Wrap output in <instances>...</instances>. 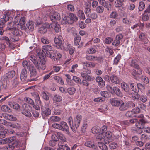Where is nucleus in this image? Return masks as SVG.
<instances>
[{
  "label": "nucleus",
  "mask_w": 150,
  "mask_h": 150,
  "mask_svg": "<svg viewBox=\"0 0 150 150\" xmlns=\"http://www.w3.org/2000/svg\"><path fill=\"white\" fill-rule=\"evenodd\" d=\"M52 126L54 128L65 132L68 134H69V127L67 123L64 121L61 122L59 124H53Z\"/></svg>",
  "instance_id": "f257e3e1"
},
{
  "label": "nucleus",
  "mask_w": 150,
  "mask_h": 150,
  "mask_svg": "<svg viewBox=\"0 0 150 150\" xmlns=\"http://www.w3.org/2000/svg\"><path fill=\"white\" fill-rule=\"evenodd\" d=\"M18 20H19V21L18 24V25L17 26L18 28L23 30L26 29V28L25 25V19L23 17L21 18L20 19V17L18 16L16 17L15 18V20L13 22L14 24H17L18 23Z\"/></svg>",
  "instance_id": "f03ea898"
},
{
  "label": "nucleus",
  "mask_w": 150,
  "mask_h": 150,
  "mask_svg": "<svg viewBox=\"0 0 150 150\" xmlns=\"http://www.w3.org/2000/svg\"><path fill=\"white\" fill-rule=\"evenodd\" d=\"M54 41L55 43L54 46L56 47L58 49H61L63 48V42L64 40L61 36L59 35L57 38L55 37L54 39Z\"/></svg>",
  "instance_id": "7ed1b4c3"
},
{
  "label": "nucleus",
  "mask_w": 150,
  "mask_h": 150,
  "mask_svg": "<svg viewBox=\"0 0 150 150\" xmlns=\"http://www.w3.org/2000/svg\"><path fill=\"white\" fill-rule=\"evenodd\" d=\"M146 122L142 118H140L137 119L135 125L136 127L139 129V131L137 132L139 133H142V129L144 128V125Z\"/></svg>",
  "instance_id": "20e7f679"
},
{
  "label": "nucleus",
  "mask_w": 150,
  "mask_h": 150,
  "mask_svg": "<svg viewBox=\"0 0 150 150\" xmlns=\"http://www.w3.org/2000/svg\"><path fill=\"white\" fill-rule=\"evenodd\" d=\"M123 38V35L121 33L117 35L115 38V39L112 43V45L115 47L119 46L120 43L122 40Z\"/></svg>",
  "instance_id": "39448f33"
},
{
  "label": "nucleus",
  "mask_w": 150,
  "mask_h": 150,
  "mask_svg": "<svg viewBox=\"0 0 150 150\" xmlns=\"http://www.w3.org/2000/svg\"><path fill=\"white\" fill-rule=\"evenodd\" d=\"M19 143V141H16L14 143H12L11 144L4 146L1 148L3 150H13L15 147H17Z\"/></svg>",
  "instance_id": "423d86ee"
},
{
  "label": "nucleus",
  "mask_w": 150,
  "mask_h": 150,
  "mask_svg": "<svg viewBox=\"0 0 150 150\" xmlns=\"http://www.w3.org/2000/svg\"><path fill=\"white\" fill-rule=\"evenodd\" d=\"M30 79H29V81L32 82L37 80V78H35L36 74V71L35 68L33 66L30 67Z\"/></svg>",
  "instance_id": "0eeeda50"
},
{
  "label": "nucleus",
  "mask_w": 150,
  "mask_h": 150,
  "mask_svg": "<svg viewBox=\"0 0 150 150\" xmlns=\"http://www.w3.org/2000/svg\"><path fill=\"white\" fill-rule=\"evenodd\" d=\"M52 50V47L50 45H46L43 46L42 47V51L44 53L45 55L47 57H51V55H52V54H50L49 51Z\"/></svg>",
  "instance_id": "6e6552de"
},
{
  "label": "nucleus",
  "mask_w": 150,
  "mask_h": 150,
  "mask_svg": "<svg viewBox=\"0 0 150 150\" xmlns=\"http://www.w3.org/2000/svg\"><path fill=\"white\" fill-rule=\"evenodd\" d=\"M82 119V116L80 115H78L74 118V127L76 129L79 127L80 121Z\"/></svg>",
  "instance_id": "1a4fd4ad"
},
{
  "label": "nucleus",
  "mask_w": 150,
  "mask_h": 150,
  "mask_svg": "<svg viewBox=\"0 0 150 150\" xmlns=\"http://www.w3.org/2000/svg\"><path fill=\"white\" fill-rule=\"evenodd\" d=\"M122 100L113 98L110 99V102L111 105L114 107H118L119 106Z\"/></svg>",
  "instance_id": "9d476101"
},
{
  "label": "nucleus",
  "mask_w": 150,
  "mask_h": 150,
  "mask_svg": "<svg viewBox=\"0 0 150 150\" xmlns=\"http://www.w3.org/2000/svg\"><path fill=\"white\" fill-rule=\"evenodd\" d=\"M50 18L52 21L54 22L56 20H59L60 19V16L58 13L55 12L50 14Z\"/></svg>",
  "instance_id": "9b49d317"
},
{
  "label": "nucleus",
  "mask_w": 150,
  "mask_h": 150,
  "mask_svg": "<svg viewBox=\"0 0 150 150\" xmlns=\"http://www.w3.org/2000/svg\"><path fill=\"white\" fill-rule=\"evenodd\" d=\"M119 107V110L121 111H126L128 109L127 102H124L122 100L121 101Z\"/></svg>",
  "instance_id": "f8f14e48"
},
{
  "label": "nucleus",
  "mask_w": 150,
  "mask_h": 150,
  "mask_svg": "<svg viewBox=\"0 0 150 150\" xmlns=\"http://www.w3.org/2000/svg\"><path fill=\"white\" fill-rule=\"evenodd\" d=\"M7 30L11 31L12 34L15 35L19 36L21 35L22 34L21 31L16 28H10L7 29Z\"/></svg>",
  "instance_id": "ddd939ff"
},
{
  "label": "nucleus",
  "mask_w": 150,
  "mask_h": 150,
  "mask_svg": "<svg viewBox=\"0 0 150 150\" xmlns=\"http://www.w3.org/2000/svg\"><path fill=\"white\" fill-rule=\"evenodd\" d=\"M42 114L44 117L49 116L51 114V110L48 108L43 107L41 108Z\"/></svg>",
  "instance_id": "4468645a"
},
{
  "label": "nucleus",
  "mask_w": 150,
  "mask_h": 150,
  "mask_svg": "<svg viewBox=\"0 0 150 150\" xmlns=\"http://www.w3.org/2000/svg\"><path fill=\"white\" fill-rule=\"evenodd\" d=\"M81 75L83 78L85 79L86 81H92L94 79V78L92 76H90L84 72L81 73Z\"/></svg>",
  "instance_id": "2eb2a0df"
},
{
  "label": "nucleus",
  "mask_w": 150,
  "mask_h": 150,
  "mask_svg": "<svg viewBox=\"0 0 150 150\" xmlns=\"http://www.w3.org/2000/svg\"><path fill=\"white\" fill-rule=\"evenodd\" d=\"M110 80L112 82L115 84H119L120 82L119 78L115 75H112L110 76Z\"/></svg>",
  "instance_id": "dca6fc26"
},
{
  "label": "nucleus",
  "mask_w": 150,
  "mask_h": 150,
  "mask_svg": "<svg viewBox=\"0 0 150 150\" xmlns=\"http://www.w3.org/2000/svg\"><path fill=\"white\" fill-rule=\"evenodd\" d=\"M33 92L30 93V94L31 95V96L32 97H31L32 98H35V97H37V103L38 105H41L42 102L40 100V97H39L38 95L36 94L35 92V90H33Z\"/></svg>",
  "instance_id": "f3484780"
},
{
  "label": "nucleus",
  "mask_w": 150,
  "mask_h": 150,
  "mask_svg": "<svg viewBox=\"0 0 150 150\" xmlns=\"http://www.w3.org/2000/svg\"><path fill=\"white\" fill-rule=\"evenodd\" d=\"M4 18H1L0 20V28H3L5 26V23L8 20L9 17L6 15H4Z\"/></svg>",
  "instance_id": "a211bd4d"
},
{
  "label": "nucleus",
  "mask_w": 150,
  "mask_h": 150,
  "mask_svg": "<svg viewBox=\"0 0 150 150\" xmlns=\"http://www.w3.org/2000/svg\"><path fill=\"white\" fill-rule=\"evenodd\" d=\"M27 69H23L20 75V79L22 81H24L27 78Z\"/></svg>",
  "instance_id": "6ab92c4d"
},
{
  "label": "nucleus",
  "mask_w": 150,
  "mask_h": 150,
  "mask_svg": "<svg viewBox=\"0 0 150 150\" xmlns=\"http://www.w3.org/2000/svg\"><path fill=\"white\" fill-rule=\"evenodd\" d=\"M113 90L112 91L114 93L120 97L123 96V94L120 89L116 86L113 87Z\"/></svg>",
  "instance_id": "aec40b11"
},
{
  "label": "nucleus",
  "mask_w": 150,
  "mask_h": 150,
  "mask_svg": "<svg viewBox=\"0 0 150 150\" xmlns=\"http://www.w3.org/2000/svg\"><path fill=\"white\" fill-rule=\"evenodd\" d=\"M84 145L87 147L93 149H96L97 147L96 145L94 143L89 141L86 142L85 143Z\"/></svg>",
  "instance_id": "412c9836"
},
{
  "label": "nucleus",
  "mask_w": 150,
  "mask_h": 150,
  "mask_svg": "<svg viewBox=\"0 0 150 150\" xmlns=\"http://www.w3.org/2000/svg\"><path fill=\"white\" fill-rule=\"evenodd\" d=\"M28 105L27 104L24 103L22 106V113L26 116L28 115Z\"/></svg>",
  "instance_id": "4be33fe9"
},
{
  "label": "nucleus",
  "mask_w": 150,
  "mask_h": 150,
  "mask_svg": "<svg viewBox=\"0 0 150 150\" xmlns=\"http://www.w3.org/2000/svg\"><path fill=\"white\" fill-rule=\"evenodd\" d=\"M52 28L54 29L56 32H58L60 30V25L59 24L55 23H52L50 24Z\"/></svg>",
  "instance_id": "5701e85b"
},
{
  "label": "nucleus",
  "mask_w": 150,
  "mask_h": 150,
  "mask_svg": "<svg viewBox=\"0 0 150 150\" xmlns=\"http://www.w3.org/2000/svg\"><path fill=\"white\" fill-rule=\"evenodd\" d=\"M121 88L125 92H129L130 90L129 86L125 83L123 82L121 84Z\"/></svg>",
  "instance_id": "b1692460"
},
{
  "label": "nucleus",
  "mask_w": 150,
  "mask_h": 150,
  "mask_svg": "<svg viewBox=\"0 0 150 150\" xmlns=\"http://www.w3.org/2000/svg\"><path fill=\"white\" fill-rule=\"evenodd\" d=\"M4 117L5 119L11 121H15L16 120V117L8 114H5L4 116Z\"/></svg>",
  "instance_id": "393cba45"
},
{
  "label": "nucleus",
  "mask_w": 150,
  "mask_h": 150,
  "mask_svg": "<svg viewBox=\"0 0 150 150\" xmlns=\"http://www.w3.org/2000/svg\"><path fill=\"white\" fill-rule=\"evenodd\" d=\"M136 70H134L133 72L132 73V74L134 77H135V75H140L142 74V71L140 69L139 67V68H136Z\"/></svg>",
  "instance_id": "a878e982"
},
{
  "label": "nucleus",
  "mask_w": 150,
  "mask_h": 150,
  "mask_svg": "<svg viewBox=\"0 0 150 150\" xmlns=\"http://www.w3.org/2000/svg\"><path fill=\"white\" fill-rule=\"evenodd\" d=\"M69 20L71 23H73L74 21H76L78 20V18L76 16L72 13H70L69 15Z\"/></svg>",
  "instance_id": "bb28decb"
},
{
  "label": "nucleus",
  "mask_w": 150,
  "mask_h": 150,
  "mask_svg": "<svg viewBox=\"0 0 150 150\" xmlns=\"http://www.w3.org/2000/svg\"><path fill=\"white\" fill-rule=\"evenodd\" d=\"M15 75V72L14 71H10L6 74V77L8 79H11L13 78Z\"/></svg>",
  "instance_id": "cd10ccee"
},
{
  "label": "nucleus",
  "mask_w": 150,
  "mask_h": 150,
  "mask_svg": "<svg viewBox=\"0 0 150 150\" xmlns=\"http://www.w3.org/2000/svg\"><path fill=\"white\" fill-rule=\"evenodd\" d=\"M91 131L93 133L97 134L100 132V129L98 126H95L92 128Z\"/></svg>",
  "instance_id": "c85d7f7f"
},
{
  "label": "nucleus",
  "mask_w": 150,
  "mask_h": 150,
  "mask_svg": "<svg viewBox=\"0 0 150 150\" xmlns=\"http://www.w3.org/2000/svg\"><path fill=\"white\" fill-rule=\"evenodd\" d=\"M105 137V132H102L97 136L96 139L97 141H100L104 139Z\"/></svg>",
  "instance_id": "c756f323"
},
{
  "label": "nucleus",
  "mask_w": 150,
  "mask_h": 150,
  "mask_svg": "<svg viewBox=\"0 0 150 150\" xmlns=\"http://www.w3.org/2000/svg\"><path fill=\"white\" fill-rule=\"evenodd\" d=\"M69 17L66 16H63L62 17V22L63 24L67 23L71 24V22H70L69 20Z\"/></svg>",
  "instance_id": "7c9ffc66"
},
{
  "label": "nucleus",
  "mask_w": 150,
  "mask_h": 150,
  "mask_svg": "<svg viewBox=\"0 0 150 150\" xmlns=\"http://www.w3.org/2000/svg\"><path fill=\"white\" fill-rule=\"evenodd\" d=\"M30 59L33 62L36 66H38V63L37 58L33 55H31L30 57Z\"/></svg>",
  "instance_id": "2f4dec72"
},
{
  "label": "nucleus",
  "mask_w": 150,
  "mask_h": 150,
  "mask_svg": "<svg viewBox=\"0 0 150 150\" xmlns=\"http://www.w3.org/2000/svg\"><path fill=\"white\" fill-rule=\"evenodd\" d=\"M92 61H97L98 62H102L103 58L101 56L97 57L92 55Z\"/></svg>",
  "instance_id": "473e14b6"
},
{
  "label": "nucleus",
  "mask_w": 150,
  "mask_h": 150,
  "mask_svg": "<svg viewBox=\"0 0 150 150\" xmlns=\"http://www.w3.org/2000/svg\"><path fill=\"white\" fill-rule=\"evenodd\" d=\"M130 65L134 68H139V65L137 63V61L135 60H132L130 63Z\"/></svg>",
  "instance_id": "72a5a7b5"
},
{
  "label": "nucleus",
  "mask_w": 150,
  "mask_h": 150,
  "mask_svg": "<svg viewBox=\"0 0 150 150\" xmlns=\"http://www.w3.org/2000/svg\"><path fill=\"white\" fill-rule=\"evenodd\" d=\"M98 145L99 148L103 150H107L108 148L106 145L104 143L98 142Z\"/></svg>",
  "instance_id": "f704fd0d"
},
{
  "label": "nucleus",
  "mask_w": 150,
  "mask_h": 150,
  "mask_svg": "<svg viewBox=\"0 0 150 150\" xmlns=\"http://www.w3.org/2000/svg\"><path fill=\"white\" fill-rule=\"evenodd\" d=\"M124 0H116L115 3V6L116 7H121L122 5V2Z\"/></svg>",
  "instance_id": "c9c22d12"
},
{
  "label": "nucleus",
  "mask_w": 150,
  "mask_h": 150,
  "mask_svg": "<svg viewBox=\"0 0 150 150\" xmlns=\"http://www.w3.org/2000/svg\"><path fill=\"white\" fill-rule=\"evenodd\" d=\"M104 8L102 6H99L97 7L96 9L97 13H102L104 11Z\"/></svg>",
  "instance_id": "e433bc0d"
},
{
  "label": "nucleus",
  "mask_w": 150,
  "mask_h": 150,
  "mask_svg": "<svg viewBox=\"0 0 150 150\" xmlns=\"http://www.w3.org/2000/svg\"><path fill=\"white\" fill-rule=\"evenodd\" d=\"M53 100L54 101L59 102L62 100V98L59 95L56 94L54 95Z\"/></svg>",
  "instance_id": "4c0bfd02"
},
{
  "label": "nucleus",
  "mask_w": 150,
  "mask_h": 150,
  "mask_svg": "<svg viewBox=\"0 0 150 150\" xmlns=\"http://www.w3.org/2000/svg\"><path fill=\"white\" fill-rule=\"evenodd\" d=\"M9 105L11 107L16 110H18L20 108V105L16 103H10Z\"/></svg>",
  "instance_id": "58836bf2"
},
{
  "label": "nucleus",
  "mask_w": 150,
  "mask_h": 150,
  "mask_svg": "<svg viewBox=\"0 0 150 150\" xmlns=\"http://www.w3.org/2000/svg\"><path fill=\"white\" fill-rule=\"evenodd\" d=\"M50 120L53 122H57L59 121L61 118L57 116H52L50 117Z\"/></svg>",
  "instance_id": "ea45409f"
},
{
  "label": "nucleus",
  "mask_w": 150,
  "mask_h": 150,
  "mask_svg": "<svg viewBox=\"0 0 150 150\" xmlns=\"http://www.w3.org/2000/svg\"><path fill=\"white\" fill-rule=\"evenodd\" d=\"M81 40V37L79 35L77 36L74 39V42L75 45H77L79 44Z\"/></svg>",
  "instance_id": "a19ab883"
},
{
  "label": "nucleus",
  "mask_w": 150,
  "mask_h": 150,
  "mask_svg": "<svg viewBox=\"0 0 150 150\" xmlns=\"http://www.w3.org/2000/svg\"><path fill=\"white\" fill-rule=\"evenodd\" d=\"M68 122L69 125L70 126L71 128L72 129V130L74 132H76V130L74 129H73V128L71 126L72 123L74 125V122H73L72 118L71 116L69 117L68 119Z\"/></svg>",
  "instance_id": "79ce46f5"
},
{
  "label": "nucleus",
  "mask_w": 150,
  "mask_h": 150,
  "mask_svg": "<svg viewBox=\"0 0 150 150\" xmlns=\"http://www.w3.org/2000/svg\"><path fill=\"white\" fill-rule=\"evenodd\" d=\"M147 100V96L145 95H140L139 100L143 103L146 102Z\"/></svg>",
  "instance_id": "37998d69"
},
{
  "label": "nucleus",
  "mask_w": 150,
  "mask_h": 150,
  "mask_svg": "<svg viewBox=\"0 0 150 150\" xmlns=\"http://www.w3.org/2000/svg\"><path fill=\"white\" fill-rule=\"evenodd\" d=\"M78 14L79 17L82 19H85V17L83 11L80 10L78 11Z\"/></svg>",
  "instance_id": "c03bdc74"
},
{
  "label": "nucleus",
  "mask_w": 150,
  "mask_h": 150,
  "mask_svg": "<svg viewBox=\"0 0 150 150\" xmlns=\"http://www.w3.org/2000/svg\"><path fill=\"white\" fill-rule=\"evenodd\" d=\"M103 7L106 8L108 11H110L112 10V6L111 4L108 2L106 3V5H105Z\"/></svg>",
  "instance_id": "a18cd8bd"
},
{
  "label": "nucleus",
  "mask_w": 150,
  "mask_h": 150,
  "mask_svg": "<svg viewBox=\"0 0 150 150\" xmlns=\"http://www.w3.org/2000/svg\"><path fill=\"white\" fill-rule=\"evenodd\" d=\"M1 109L5 112H11V110L6 105H3L1 107Z\"/></svg>",
  "instance_id": "49530a36"
},
{
  "label": "nucleus",
  "mask_w": 150,
  "mask_h": 150,
  "mask_svg": "<svg viewBox=\"0 0 150 150\" xmlns=\"http://www.w3.org/2000/svg\"><path fill=\"white\" fill-rule=\"evenodd\" d=\"M113 41V38L111 37H107L104 40L106 44H110Z\"/></svg>",
  "instance_id": "de8ad7c7"
},
{
  "label": "nucleus",
  "mask_w": 150,
  "mask_h": 150,
  "mask_svg": "<svg viewBox=\"0 0 150 150\" xmlns=\"http://www.w3.org/2000/svg\"><path fill=\"white\" fill-rule=\"evenodd\" d=\"M47 29L44 26L40 27L39 30V32L41 34H44L47 32Z\"/></svg>",
  "instance_id": "09e8293b"
},
{
  "label": "nucleus",
  "mask_w": 150,
  "mask_h": 150,
  "mask_svg": "<svg viewBox=\"0 0 150 150\" xmlns=\"http://www.w3.org/2000/svg\"><path fill=\"white\" fill-rule=\"evenodd\" d=\"M67 91L68 93L69 94L73 95L74 94L76 91V89L75 88L73 87L69 88H68Z\"/></svg>",
  "instance_id": "8fccbe9b"
},
{
  "label": "nucleus",
  "mask_w": 150,
  "mask_h": 150,
  "mask_svg": "<svg viewBox=\"0 0 150 150\" xmlns=\"http://www.w3.org/2000/svg\"><path fill=\"white\" fill-rule=\"evenodd\" d=\"M117 146V144L115 142L111 143L109 145V147L111 149H114Z\"/></svg>",
  "instance_id": "3c124183"
},
{
  "label": "nucleus",
  "mask_w": 150,
  "mask_h": 150,
  "mask_svg": "<svg viewBox=\"0 0 150 150\" xmlns=\"http://www.w3.org/2000/svg\"><path fill=\"white\" fill-rule=\"evenodd\" d=\"M145 7V4L144 2L141 1L139 2V9L140 11H142L143 10Z\"/></svg>",
  "instance_id": "603ef678"
},
{
  "label": "nucleus",
  "mask_w": 150,
  "mask_h": 150,
  "mask_svg": "<svg viewBox=\"0 0 150 150\" xmlns=\"http://www.w3.org/2000/svg\"><path fill=\"white\" fill-rule=\"evenodd\" d=\"M133 114L132 110L127 111L125 114V116L127 117H132L133 116Z\"/></svg>",
  "instance_id": "864d4df0"
},
{
  "label": "nucleus",
  "mask_w": 150,
  "mask_h": 150,
  "mask_svg": "<svg viewBox=\"0 0 150 150\" xmlns=\"http://www.w3.org/2000/svg\"><path fill=\"white\" fill-rule=\"evenodd\" d=\"M10 127L13 128H19L20 127V126L18 123H12L11 122L10 126Z\"/></svg>",
  "instance_id": "5fc2aeb1"
},
{
  "label": "nucleus",
  "mask_w": 150,
  "mask_h": 150,
  "mask_svg": "<svg viewBox=\"0 0 150 150\" xmlns=\"http://www.w3.org/2000/svg\"><path fill=\"white\" fill-rule=\"evenodd\" d=\"M57 135L61 140L65 141V137L62 133L60 132H58L57 134Z\"/></svg>",
  "instance_id": "6e6d98bb"
},
{
  "label": "nucleus",
  "mask_w": 150,
  "mask_h": 150,
  "mask_svg": "<svg viewBox=\"0 0 150 150\" xmlns=\"http://www.w3.org/2000/svg\"><path fill=\"white\" fill-rule=\"evenodd\" d=\"M31 108V110H30L31 111L33 116L35 117H38L39 115L38 112L36 110H33L32 108Z\"/></svg>",
  "instance_id": "4d7b16f0"
},
{
  "label": "nucleus",
  "mask_w": 150,
  "mask_h": 150,
  "mask_svg": "<svg viewBox=\"0 0 150 150\" xmlns=\"http://www.w3.org/2000/svg\"><path fill=\"white\" fill-rule=\"evenodd\" d=\"M73 80H74L76 83L81 84V79L79 77L74 76H73Z\"/></svg>",
  "instance_id": "13d9d810"
},
{
  "label": "nucleus",
  "mask_w": 150,
  "mask_h": 150,
  "mask_svg": "<svg viewBox=\"0 0 150 150\" xmlns=\"http://www.w3.org/2000/svg\"><path fill=\"white\" fill-rule=\"evenodd\" d=\"M10 122H7L6 120L3 119L1 124L5 125L7 127H9L10 125Z\"/></svg>",
  "instance_id": "bf43d9fd"
},
{
  "label": "nucleus",
  "mask_w": 150,
  "mask_h": 150,
  "mask_svg": "<svg viewBox=\"0 0 150 150\" xmlns=\"http://www.w3.org/2000/svg\"><path fill=\"white\" fill-rule=\"evenodd\" d=\"M121 58V55L120 54L118 55L115 58L114 60V64L117 65Z\"/></svg>",
  "instance_id": "052dcab7"
},
{
  "label": "nucleus",
  "mask_w": 150,
  "mask_h": 150,
  "mask_svg": "<svg viewBox=\"0 0 150 150\" xmlns=\"http://www.w3.org/2000/svg\"><path fill=\"white\" fill-rule=\"evenodd\" d=\"M34 25L33 22L32 21H29V30H33L34 28Z\"/></svg>",
  "instance_id": "680f3d73"
},
{
  "label": "nucleus",
  "mask_w": 150,
  "mask_h": 150,
  "mask_svg": "<svg viewBox=\"0 0 150 150\" xmlns=\"http://www.w3.org/2000/svg\"><path fill=\"white\" fill-rule=\"evenodd\" d=\"M140 96V95L138 93L134 94L132 96V98L134 100H139Z\"/></svg>",
  "instance_id": "e2e57ef3"
},
{
  "label": "nucleus",
  "mask_w": 150,
  "mask_h": 150,
  "mask_svg": "<svg viewBox=\"0 0 150 150\" xmlns=\"http://www.w3.org/2000/svg\"><path fill=\"white\" fill-rule=\"evenodd\" d=\"M88 16L93 19H95L98 17V15L96 13L93 12L90 14Z\"/></svg>",
  "instance_id": "0e129e2a"
},
{
  "label": "nucleus",
  "mask_w": 150,
  "mask_h": 150,
  "mask_svg": "<svg viewBox=\"0 0 150 150\" xmlns=\"http://www.w3.org/2000/svg\"><path fill=\"white\" fill-rule=\"evenodd\" d=\"M96 66V64L92 62H88L86 65V67H89L91 68H94Z\"/></svg>",
  "instance_id": "69168bd1"
},
{
  "label": "nucleus",
  "mask_w": 150,
  "mask_h": 150,
  "mask_svg": "<svg viewBox=\"0 0 150 150\" xmlns=\"http://www.w3.org/2000/svg\"><path fill=\"white\" fill-rule=\"evenodd\" d=\"M127 102L128 108H132L134 107L135 106V103H133L132 101H130Z\"/></svg>",
  "instance_id": "338daca9"
},
{
  "label": "nucleus",
  "mask_w": 150,
  "mask_h": 150,
  "mask_svg": "<svg viewBox=\"0 0 150 150\" xmlns=\"http://www.w3.org/2000/svg\"><path fill=\"white\" fill-rule=\"evenodd\" d=\"M100 94L102 96L105 98H108L109 97V93L107 91H102L101 92Z\"/></svg>",
  "instance_id": "774afa93"
}]
</instances>
